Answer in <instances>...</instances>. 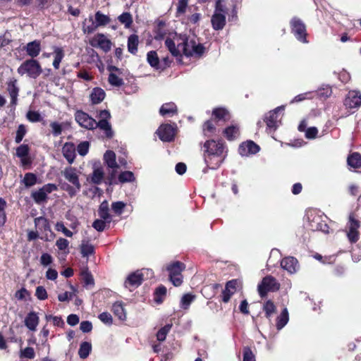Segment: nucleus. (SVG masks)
Segmentation results:
<instances>
[{"mask_svg": "<svg viewBox=\"0 0 361 361\" xmlns=\"http://www.w3.org/2000/svg\"><path fill=\"white\" fill-rule=\"evenodd\" d=\"M82 280L86 287L92 286L94 285V279L92 275L87 270L82 272Z\"/></svg>", "mask_w": 361, "mask_h": 361, "instance_id": "obj_50", "label": "nucleus"}, {"mask_svg": "<svg viewBox=\"0 0 361 361\" xmlns=\"http://www.w3.org/2000/svg\"><path fill=\"white\" fill-rule=\"evenodd\" d=\"M36 297L40 300H44L47 298V293L43 286H37L35 291Z\"/></svg>", "mask_w": 361, "mask_h": 361, "instance_id": "obj_62", "label": "nucleus"}, {"mask_svg": "<svg viewBox=\"0 0 361 361\" xmlns=\"http://www.w3.org/2000/svg\"><path fill=\"white\" fill-rule=\"evenodd\" d=\"M227 13L225 6L220 1L216 4L214 13L212 17V27L216 30H222L226 25V15Z\"/></svg>", "mask_w": 361, "mask_h": 361, "instance_id": "obj_6", "label": "nucleus"}, {"mask_svg": "<svg viewBox=\"0 0 361 361\" xmlns=\"http://www.w3.org/2000/svg\"><path fill=\"white\" fill-rule=\"evenodd\" d=\"M177 107L176 105L173 102H169L164 104L159 110V113L161 116H171L173 114H176Z\"/></svg>", "mask_w": 361, "mask_h": 361, "instance_id": "obj_27", "label": "nucleus"}, {"mask_svg": "<svg viewBox=\"0 0 361 361\" xmlns=\"http://www.w3.org/2000/svg\"><path fill=\"white\" fill-rule=\"evenodd\" d=\"M203 131L206 136H212L215 133L216 127L214 121H207L204 123Z\"/></svg>", "mask_w": 361, "mask_h": 361, "instance_id": "obj_45", "label": "nucleus"}, {"mask_svg": "<svg viewBox=\"0 0 361 361\" xmlns=\"http://www.w3.org/2000/svg\"><path fill=\"white\" fill-rule=\"evenodd\" d=\"M308 228L312 231H321L325 233L329 232V226L325 221L326 216L318 211L310 210L307 212Z\"/></svg>", "mask_w": 361, "mask_h": 361, "instance_id": "obj_4", "label": "nucleus"}, {"mask_svg": "<svg viewBox=\"0 0 361 361\" xmlns=\"http://www.w3.org/2000/svg\"><path fill=\"white\" fill-rule=\"evenodd\" d=\"M289 319L288 310L284 308L280 315L276 319V328L278 330L283 329Z\"/></svg>", "mask_w": 361, "mask_h": 361, "instance_id": "obj_34", "label": "nucleus"}, {"mask_svg": "<svg viewBox=\"0 0 361 361\" xmlns=\"http://www.w3.org/2000/svg\"><path fill=\"white\" fill-rule=\"evenodd\" d=\"M126 207V204L123 202L118 201L113 202L111 204V209L114 212L118 215L122 214L123 209Z\"/></svg>", "mask_w": 361, "mask_h": 361, "instance_id": "obj_57", "label": "nucleus"}, {"mask_svg": "<svg viewBox=\"0 0 361 361\" xmlns=\"http://www.w3.org/2000/svg\"><path fill=\"white\" fill-rule=\"evenodd\" d=\"M118 20L122 23L125 25L126 27H129L132 23L133 19L132 16L129 13H123L121 15L118 16Z\"/></svg>", "mask_w": 361, "mask_h": 361, "instance_id": "obj_51", "label": "nucleus"}, {"mask_svg": "<svg viewBox=\"0 0 361 361\" xmlns=\"http://www.w3.org/2000/svg\"><path fill=\"white\" fill-rule=\"evenodd\" d=\"M171 327L172 324H168L164 327L161 328L157 334V340L159 341H164L166 339V335L170 331Z\"/></svg>", "mask_w": 361, "mask_h": 361, "instance_id": "obj_47", "label": "nucleus"}, {"mask_svg": "<svg viewBox=\"0 0 361 361\" xmlns=\"http://www.w3.org/2000/svg\"><path fill=\"white\" fill-rule=\"evenodd\" d=\"M98 214L99 217L106 221L107 223H110L111 221L112 218L109 212V204L107 201H104L101 203Z\"/></svg>", "mask_w": 361, "mask_h": 361, "instance_id": "obj_28", "label": "nucleus"}, {"mask_svg": "<svg viewBox=\"0 0 361 361\" xmlns=\"http://www.w3.org/2000/svg\"><path fill=\"white\" fill-rule=\"evenodd\" d=\"M104 171L102 167H94L90 176V180L92 183L100 184L104 179Z\"/></svg>", "mask_w": 361, "mask_h": 361, "instance_id": "obj_32", "label": "nucleus"}, {"mask_svg": "<svg viewBox=\"0 0 361 361\" xmlns=\"http://www.w3.org/2000/svg\"><path fill=\"white\" fill-rule=\"evenodd\" d=\"M189 0H178L177 5V13L181 15L185 13Z\"/></svg>", "mask_w": 361, "mask_h": 361, "instance_id": "obj_61", "label": "nucleus"}, {"mask_svg": "<svg viewBox=\"0 0 361 361\" xmlns=\"http://www.w3.org/2000/svg\"><path fill=\"white\" fill-rule=\"evenodd\" d=\"M138 37L135 35H131L128 39V49L131 54H135L137 50Z\"/></svg>", "mask_w": 361, "mask_h": 361, "instance_id": "obj_42", "label": "nucleus"}, {"mask_svg": "<svg viewBox=\"0 0 361 361\" xmlns=\"http://www.w3.org/2000/svg\"><path fill=\"white\" fill-rule=\"evenodd\" d=\"M166 294V288L164 286L158 287L155 291L154 301L158 304L161 303Z\"/></svg>", "mask_w": 361, "mask_h": 361, "instance_id": "obj_48", "label": "nucleus"}, {"mask_svg": "<svg viewBox=\"0 0 361 361\" xmlns=\"http://www.w3.org/2000/svg\"><path fill=\"white\" fill-rule=\"evenodd\" d=\"M18 73L20 75H26L31 78H37L42 72L39 62L33 59L25 61L18 68Z\"/></svg>", "mask_w": 361, "mask_h": 361, "instance_id": "obj_5", "label": "nucleus"}, {"mask_svg": "<svg viewBox=\"0 0 361 361\" xmlns=\"http://www.w3.org/2000/svg\"><path fill=\"white\" fill-rule=\"evenodd\" d=\"M104 159L108 167L111 169L118 168V164L116 161V154L113 151H106L104 155Z\"/></svg>", "mask_w": 361, "mask_h": 361, "instance_id": "obj_33", "label": "nucleus"}, {"mask_svg": "<svg viewBox=\"0 0 361 361\" xmlns=\"http://www.w3.org/2000/svg\"><path fill=\"white\" fill-rule=\"evenodd\" d=\"M348 164L353 168H360L361 166V154L354 152L348 157Z\"/></svg>", "mask_w": 361, "mask_h": 361, "instance_id": "obj_39", "label": "nucleus"}, {"mask_svg": "<svg viewBox=\"0 0 361 361\" xmlns=\"http://www.w3.org/2000/svg\"><path fill=\"white\" fill-rule=\"evenodd\" d=\"M89 146L88 142H82L79 144L77 148L78 154L81 156L86 155L89 150Z\"/></svg>", "mask_w": 361, "mask_h": 361, "instance_id": "obj_64", "label": "nucleus"}, {"mask_svg": "<svg viewBox=\"0 0 361 361\" xmlns=\"http://www.w3.org/2000/svg\"><path fill=\"white\" fill-rule=\"evenodd\" d=\"M56 229L58 231L62 232L67 237H72L73 232L69 231L63 224V222H57L56 224Z\"/></svg>", "mask_w": 361, "mask_h": 361, "instance_id": "obj_60", "label": "nucleus"}, {"mask_svg": "<svg viewBox=\"0 0 361 361\" xmlns=\"http://www.w3.org/2000/svg\"><path fill=\"white\" fill-rule=\"evenodd\" d=\"M35 356V350L31 347H27L20 352V357L28 359H33Z\"/></svg>", "mask_w": 361, "mask_h": 361, "instance_id": "obj_53", "label": "nucleus"}, {"mask_svg": "<svg viewBox=\"0 0 361 361\" xmlns=\"http://www.w3.org/2000/svg\"><path fill=\"white\" fill-rule=\"evenodd\" d=\"M263 310L266 317L269 319L276 312V308L273 302L267 300L263 306Z\"/></svg>", "mask_w": 361, "mask_h": 361, "instance_id": "obj_46", "label": "nucleus"}, {"mask_svg": "<svg viewBox=\"0 0 361 361\" xmlns=\"http://www.w3.org/2000/svg\"><path fill=\"white\" fill-rule=\"evenodd\" d=\"M280 284L276 279L271 276H267L263 278L262 281L257 286V290L259 295L264 298L269 292H274L279 289Z\"/></svg>", "mask_w": 361, "mask_h": 361, "instance_id": "obj_9", "label": "nucleus"}, {"mask_svg": "<svg viewBox=\"0 0 361 361\" xmlns=\"http://www.w3.org/2000/svg\"><path fill=\"white\" fill-rule=\"evenodd\" d=\"M106 93L101 87H94L92 89L90 98L92 104H97L101 103L105 98Z\"/></svg>", "mask_w": 361, "mask_h": 361, "instance_id": "obj_24", "label": "nucleus"}, {"mask_svg": "<svg viewBox=\"0 0 361 361\" xmlns=\"http://www.w3.org/2000/svg\"><path fill=\"white\" fill-rule=\"evenodd\" d=\"M135 180L134 174L131 171H123L118 176V180L120 183L132 182Z\"/></svg>", "mask_w": 361, "mask_h": 361, "instance_id": "obj_49", "label": "nucleus"}, {"mask_svg": "<svg viewBox=\"0 0 361 361\" xmlns=\"http://www.w3.org/2000/svg\"><path fill=\"white\" fill-rule=\"evenodd\" d=\"M238 282L236 280H232L226 283L225 289L222 292V300L228 302L231 296L235 293Z\"/></svg>", "mask_w": 361, "mask_h": 361, "instance_id": "obj_20", "label": "nucleus"}, {"mask_svg": "<svg viewBox=\"0 0 361 361\" xmlns=\"http://www.w3.org/2000/svg\"><path fill=\"white\" fill-rule=\"evenodd\" d=\"M32 197L36 202L40 203L46 200L47 195L44 192V190L42 188H40L39 190L32 193Z\"/></svg>", "mask_w": 361, "mask_h": 361, "instance_id": "obj_54", "label": "nucleus"}, {"mask_svg": "<svg viewBox=\"0 0 361 361\" xmlns=\"http://www.w3.org/2000/svg\"><path fill=\"white\" fill-rule=\"evenodd\" d=\"M50 127L54 136L56 137L61 134L63 130V125L61 123L56 121L51 122L50 123Z\"/></svg>", "mask_w": 361, "mask_h": 361, "instance_id": "obj_56", "label": "nucleus"}, {"mask_svg": "<svg viewBox=\"0 0 361 361\" xmlns=\"http://www.w3.org/2000/svg\"><path fill=\"white\" fill-rule=\"evenodd\" d=\"M360 227V221L356 220L353 216H350L345 228L346 235L350 243H355L359 240Z\"/></svg>", "mask_w": 361, "mask_h": 361, "instance_id": "obj_11", "label": "nucleus"}, {"mask_svg": "<svg viewBox=\"0 0 361 361\" xmlns=\"http://www.w3.org/2000/svg\"><path fill=\"white\" fill-rule=\"evenodd\" d=\"M95 21L94 20L93 16H90L87 18L85 19L82 23V31L85 34L92 33L95 31L97 28Z\"/></svg>", "mask_w": 361, "mask_h": 361, "instance_id": "obj_26", "label": "nucleus"}, {"mask_svg": "<svg viewBox=\"0 0 361 361\" xmlns=\"http://www.w3.org/2000/svg\"><path fill=\"white\" fill-rule=\"evenodd\" d=\"M76 122L82 128L88 130L96 128V121L82 111H78L75 114Z\"/></svg>", "mask_w": 361, "mask_h": 361, "instance_id": "obj_14", "label": "nucleus"}, {"mask_svg": "<svg viewBox=\"0 0 361 361\" xmlns=\"http://www.w3.org/2000/svg\"><path fill=\"white\" fill-rule=\"evenodd\" d=\"M212 117L216 121H226L230 118V115L226 109L216 108L212 111Z\"/></svg>", "mask_w": 361, "mask_h": 361, "instance_id": "obj_30", "label": "nucleus"}, {"mask_svg": "<svg viewBox=\"0 0 361 361\" xmlns=\"http://www.w3.org/2000/svg\"><path fill=\"white\" fill-rule=\"evenodd\" d=\"M95 23L97 27L105 26L111 21L110 18L100 11H97L94 16Z\"/></svg>", "mask_w": 361, "mask_h": 361, "instance_id": "obj_37", "label": "nucleus"}, {"mask_svg": "<svg viewBox=\"0 0 361 361\" xmlns=\"http://www.w3.org/2000/svg\"><path fill=\"white\" fill-rule=\"evenodd\" d=\"M281 266L290 274H294L298 269V260L293 257L283 258L281 262Z\"/></svg>", "mask_w": 361, "mask_h": 361, "instance_id": "obj_19", "label": "nucleus"}, {"mask_svg": "<svg viewBox=\"0 0 361 361\" xmlns=\"http://www.w3.org/2000/svg\"><path fill=\"white\" fill-rule=\"evenodd\" d=\"M96 128H99L102 130L105 136L107 137H111L113 135V132L111 130V127L108 121H96Z\"/></svg>", "mask_w": 361, "mask_h": 361, "instance_id": "obj_35", "label": "nucleus"}, {"mask_svg": "<svg viewBox=\"0 0 361 361\" xmlns=\"http://www.w3.org/2000/svg\"><path fill=\"white\" fill-rule=\"evenodd\" d=\"M147 60L149 65L156 68H159V59L155 51H150L147 53Z\"/></svg>", "mask_w": 361, "mask_h": 361, "instance_id": "obj_41", "label": "nucleus"}, {"mask_svg": "<svg viewBox=\"0 0 361 361\" xmlns=\"http://www.w3.org/2000/svg\"><path fill=\"white\" fill-rule=\"evenodd\" d=\"M37 180V178L35 174L31 173H27L25 175L24 177V183L26 186H32L35 184Z\"/></svg>", "mask_w": 361, "mask_h": 361, "instance_id": "obj_58", "label": "nucleus"}, {"mask_svg": "<svg viewBox=\"0 0 361 361\" xmlns=\"http://www.w3.org/2000/svg\"><path fill=\"white\" fill-rule=\"evenodd\" d=\"M228 149L221 140H207L203 145V159L206 167L202 172L206 173L209 169L216 170L220 167L227 157Z\"/></svg>", "mask_w": 361, "mask_h": 361, "instance_id": "obj_2", "label": "nucleus"}, {"mask_svg": "<svg viewBox=\"0 0 361 361\" xmlns=\"http://www.w3.org/2000/svg\"><path fill=\"white\" fill-rule=\"evenodd\" d=\"M165 45L171 54L178 57L183 54L186 56H200L204 52V47L195 38H188L185 35H175L173 39L166 38Z\"/></svg>", "mask_w": 361, "mask_h": 361, "instance_id": "obj_1", "label": "nucleus"}, {"mask_svg": "<svg viewBox=\"0 0 361 361\" xmlns=\"http://www.w3.org/2000/svg\"><path fill=\"white\" fill-rule=\"evenodd\" d=\"M90 44L94 48H99L104 52H108L111 49V40L104 34L98 33L89 40Z\"/></svg>", "mask_w": 361, "mask_h": 361, "instance_id": "obj_12", "label": "nucleus"}, {"mask_svg": "<svg viewBox=\"0 0 361 361\" xmlns=\"http://www.w3.org/2000/svg\"><path fill=\"white\" fill-rule=\"evenodd\" d=\"M110 72L108 81L109 84L115 87H121L123 84V80L121 78V71L118 68L114 66H109L107 68Z\"/></svg>", "mask_w": 361, "mask_h": 361, "instance_id": "obj_17", "label": "nucleus"}, {"mask_svg": "<svg viewBox=\"0 0 361 361\" xmlns=\"http://www.w3.org/2000/svg\"><path fill=\"white\" fill-rule=\"evenodd\" d=\"M285 110V106L282 105L278 106L275 109L270 111L264 116V122L267 124V129L270 131H275L281 124L282 115H279V112H283Z\"/></svg>", "mask_w": 361, "mask_h": 361, "instance_id": "obj_8", "label": "nucleus"}, {"mask_svg": "<svg viewBox=\"0 0 361 361\" xmlns=\"http://www.w3.org/2000/svg\"><path fill=\"white\" fill-rule=\"evenodd\" d=\"M56 245L57 246L59 250L64 251L66 253L68 252L69 242L68 240L63 238H60L56 240Z\"/></svg>", "mask_w": 361, "mask_h": 361, "instance_id": "obj_52", "label": "nucleus"}, {"mask_svg": "<svg viewBox=\"0 0 361 361\" xmlns=\"http://www.w3.org/2000/svg\"><path fill=\"white\" fill-rule=\"evenodd\" d=\"M112 311L120 320L123 321L126 319V311L121 302H115L112 306Z\"/></svg>", "mask_w": 361, "mask_h": 361, "instance_id": "obj_31", "label": "nucleus"}, {"mask_svg": "<svg viewBox=\"0 0 361 361\" xmlns=\"http://www.w3.org/2000/svg\"><path fill=\"white\" fill-rule=\"evenodd\" d=\"M80 250L82 255L85 257H88L90 255H92L94 250V246L85 240L82 242Z\"/></svg>", "mask_w": 361, "mask_h": 361, "instance_id": "obj_43", "label": "nucleus"}, {"mask_svg": "<svg viewBox=\"0 0 361 361\" xmlns=\"http://www.w3.org/2000/svg\"><path fill=\"white\" fill-rule=\"evenodd\" d=\"M291 30L298 40L302 43H307L306 38V27L301 20L293 18L290 21Z\"/></svg>", "mask_w": 361, "mask_h": 361, "instance_id": "obj_13", "label": "nucleus"}, {"mask_svg": "<svg viewBox=\"0 0 361 361\" xmlns=\"http://www.w3.org/2000/svg\"><path fill=\"white\" fill-rule=\"evenodd\" d=\"M62 153L68 163L72 164L75 158V145L71 142L65 143L62 148Z\"/></svg>", "mask_w": 361, "mask_h": 361, "instance_id": "obj_21", "label": "nucleus"}, {"mask_svg": "<svg viewBox=\"0 0 361 361\" xmlns=\"http://www.w3.org/2000/svg\"><path fill=\"white\" fill-rule=\"evenodd\" d=\"M28 56L32 58L37 57L41 51V44L38 40H34L27 44L25 47Z\"/></svg>", "mask_w": 361, "mask_h": 361, "instance_id": "obj_22", "label": "nucleus"}, {"mask_svg": "<svg viewBox=\"0 0 361 361\" xmlns=\"http://www.w3.org/2000/svg\"><path fill=\"white\" fill-rule=\"evenodd\" d=\"M7 90L11 99V104L13 105H16L17 103L19 92V88L17 85V80L15 79L9 80V82H8Z\"/></svg>", "mask_w": 361, "mask_h": 361, "instance_id": "obj_23", "label": "nucleus"}, {"mask_svg": "<svg viewBox=\"0 0 361 361\" xmlns=\"http://www.w3.org/2000/svg\"><path fill=\"white\" fill-rule=\"evenodd\" d=\"M80 174V171L72 166L66 167L61 171V175L65 180L59 181V185L71 197L75 196L81 190L82 185L79 178Z\"/></svg>", "mask_w": 361, "mask_h": 361, "instance_id": "obj_3", "label": "nucleus"}, {"mask_svg": "<svg viewBox=\"0 0 361 361\" xmlns=\"http://www.w3.org/2000/svg\"><path fill=\"white\" fill-rule=\"evenodd\" d=\"M28 153L29 147L26 145H21L16 149V155L19 158L27 156Z\"/></svg>", "mask_w": 361, "mask_h": 361, "instance_id": "obj_63", "label": "nucleus"}, {"mask_svg": "<svg viewBox=\"0 0 361 361\" xmlns=\"http://www.w3.org/2000/svg\"><path fill=\"white\" fill-rule=\"evenodd\" d=\"M92 351V345L90 342L84 341L82 342L79 350H78V355L80 358L85 359L87 358L90 353Z\"/></svg>", "mask_w": 361, "mask_h": 361, "instance_id": "obj_36", "label": "nucleus"}, {"mask_svg": "<svg viewBox=\"0 0 361 361\" xmlns=\"http://www.w3.org/2000/svg\"><path fill=\"white\" fill-rule=\"evenodd\" d=\"M39 317L36 312H30L25 319V325L30 331H35L39 324Z\"/></svg>", "mask_w": 361, "mask_h": 361, "instance_id": "obj_25", "label": "nucleus"}, {"mask_svg": "<svg viewBox=\"0 0 361 361\" xmlns=\"http://www.w3.org/2000/svg\"><path fill=\"white\" fill-rule=\"evenodd\" d=\"M259 150V147L252 141L243 142L238 149L239 154L243 157L255 154Z\"/></svg>", "mask_w": 361, "mask_h": 361, "instance_id": "obj_18", "label": "nucleus"}, {"mask_svg": "<svg viewBox=\"0 0 361 361\" xmlns=\"http://www.w3.org/2000/svg\"><path fill=\"white\" fill-rule=\"evenodd\" d=\"M149 271L148 269H142V270H137L132 274H130L126 282L125 285L126 287L133 286V287H137L139 286L144 279L145 274H148Z\"/></svg>", "mask_w": 361, "mask_h": 361, "instance_id": "obj_16", "label": "nucleus"}, {"mask_svg": "<svg viewBox=\"0 0 361 361\" xmlns=\"http://www.w3.org/2000/svg\"><path fill=\"white\" fill-rule=\"evenodd\" d=\"M224 133L228 140H233L240 136V129L237 125H231L224 130Z\"/></svg>", "mask_w": 361, "mask_h": 361, "instance_id": "obj_29", "label": "nucleus"}, {"mask_svg": "<svg viewBox=\"0 0 361 361\" xmlns=\"http://www.w3.org/2000/svg\"><path fill=\"white\" fill-rule=\"evenodd\" d=\"M35 224L36 228L41 231H47L50 228L47 219L42 216L35 219Z\"/></svg>", "mask_w": 361, "mask_h": 361, "instance_id": "obj_44", "label": "nucleus"}, {"mask_svg": "<svg viewBox=\"0 0 361 361\" xmlns=\"http://www.w3.org/2000/svg\"><path fill=\"white\" fill-rule=\"evenodd\" d=\"M343 105L350 113L358 109L361 106V93L358 90H350L346 94Z\"/></svg>", "mask_w": 361, "mask_h": 361, "instance_id": "obj_10", "label": "nucleus"}, {"mask_svg": "<svg viewBox=\"0 0 361 361\" xmlns=\"http://www.w3.org/2000/svg\"><path fill=\"white\" fill-rule=\"evenodd\" d=\"M54 59L53 61V66L56 69L59 68L60 63L64 57V52L62 48L55 47L54 49Z\"/></svg>", "mask_w": 361, "mask_h": 361, "instance_id": "obj_38", "label": "nucleus"}, {"mask_svg": "<svg viewBox=\"0 0 361 361\" xmlns=\"http://www.w3.org/2000/svg\"><path fill=\"white\" fill-rule=\"evenodd\" d=\"M185 266L180 262H175L169 264L166 267L169 273L170 281L175 286H179L183 283L182 271L185 269Z\"/></svg>", "mask_w": 361, "mask_h": 361, "instance_id": "obj_7", "label": "nucleus"}, {"mask_svg": "<svg viewBox=\"0 0 361 361\" xmlns=\"http://www.w3.org/2000/svg\"><path fill=\"white\" fill-rule=\"evenodd\" d=\"M26 133V128L24 125L21 124L18 126L17 132H16V142L20 143L23 137L25 136Z\"/></svg>", "mask_w": 361, "mask_h": 361, "instance_id": "obj_59", "label": "nucleus"}, {"mask_svg": "<svg viewBox=\"0 0 361 361\" xmlns=\"http://www.w3.org/2000/svg\"><path fill=\"white\" fill-rule=\"evenodd\" d=\"M26 117L27 120L32 123L41 121L42 119L40 114L35 111H29L27 113Z\"/></svg>", "mask_w": 361, "mask_h": 361, "instance_id": "obj_55", "label": "nucleus"}, {"mask_svg": "<svg viewBox=\"0 0 361 361\" xmlns=\"http://www.w3.org/2000/svg\"><path fill=\"white\" fill-rule=\"evenodd\" d=\"M195 299V295L191 293L184 294L180 302V306L182 309L188 310L190 305V304Z\"/></svg>", "mask_w": 361, "mask_h": 361, "instance_id": "obj_40", "label": "nucleus"}, {"mask_svg": "<svg viewBox=\"0 0 361 361\" xmlns=\"http://www.w3.org/2000/svg\"><path fill=\"white\" fill-rule=\"evenodd\" d=\"M176 128L170 124H162L157 130L159 139L164 142H171L173 140Z\"/></svg>", "mask_w": 361, "mask_h": 361, "instance_id": "obj_15", "label": "nucleus"}]
</instances>
